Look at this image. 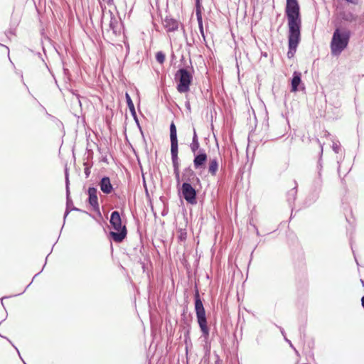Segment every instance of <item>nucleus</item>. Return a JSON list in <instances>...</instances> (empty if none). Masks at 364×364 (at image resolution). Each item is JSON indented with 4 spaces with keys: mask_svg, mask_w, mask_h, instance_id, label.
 I'll return each mask as SVG.
<instances>
[{
    "mask_svg": "<svg viewBox=\"0 0 364 364\" xmlns=\"http://www.w3.org/2000/svg\"><path fill=\"white\" fill-rule=\"evenodd\" d=\"M299 9L300 8L297 0H287L285 13L288 19L289 27V57L290 56L291 50H296L300 41L301 20Z\"/></svg>",
    "mask_w": 364,
    "mask_h": 364,
    "instance_id": "1",
    "label": "nucleus"
},
{
    "mask_svg": "<svg viewBox=\"0 0 364 364\" xmlns=\"http://www.w3.org/2000/svg\"><path fill=\"white\" fill-rule=\"evenodd\" d=\"M170 142L171 159L173 169V175L176 181V188L178 200L182 205V183L180 176V162L178 158V141L177 136V128L173 121L170 124Z\"/></svg>",
    "mask_w": 364,
    "mask_h": 364,
    "instance_id": "2",
    "label": "nucleus"
},
{
    "mask_svg": "<svg viewBox=\"0 0 364 364\" xmlns=\"http://www.w3.org/2000/svg\"><path fill=\"white\" fill-rule=\"evenodd\" d=\"M109 223L114 231H110L108 237L110 241L121 243L127 236V229L125 224H122V218L118 210L111 213Z\"/></svg>",
    "mask_w": 364,
    "mask_h": 364,
    "instance_id": "3",
    "label": "nucleus"
},
{
    "mask_svg": "<svg viewBox=\"0 0 364 364\" xmlns=\"http://www.w3.org/2000/svg\"><path fill=\"white\" fill-rule=\"evenodd\" d=\"M349 39V31H341L339 28H336L333 32L331 42V50L332 55H340L341 52L348 46Z\"/></svg>",
    "mask_w": 364,
    "mask_h": 364,
    "instance_id": "4",
    "label": "nucleus"
},
{
    "mask_svg": "<svg viewBox=\"0 0 364 364\" xmlns=\"http://www.w3.org/2000/svg\"><path fill=\"white\" fill-rule=\"evenodd\" d=\"M64 175H65V185L66 206H65V210L64 215H63V224L62 225L60 232L62 231V230L65 225V220H66L68 215L70 214V213L71 211L83 213L88 215L92 218L95 219V216L94 215L88 213L86 210L78 208L73 205V201L70 196V178H69V171H68V168H67V166H65V168Z\"/></svg>",
    "mask_w": 364,
    "mask_h": 364,
    "instance_id": "5",
    "label": "nucleus"
},
{
    "mask_svg": "<svg viewBox=\"0 0 364 364\" xmlns=\"http://www.w3.org/2000/svg\"><path fill=\"white\" fill-rule=\"evenodd\" d=\"M195 309L196 312L198 323L203 333V336L208 337L209 336V328L207 326L205 311L203 307V304L198 295L196 296Z\"/></svg>",
    "mask_w": 364,
    "mask_h": 364,
    "instance_id": "6",
    "label": "nucleus"
},
{
    "mask_svg": "<svg viewBox=\"0 0 364 364\" xmlns=\"http://www.w3.org/2000/svg\"><path fill=\"white\" fill-rule=\"evenodd\" d=\"M179 63L176 60H170L169 75L174 77L178 92L182 94V53L180 55Z\"/></svg>",
    "mask_w": 364,
    "mask_h": 364,
    "instance_id": "7",
    "label": "nucleus"
},
{
    "mask_svg": "<svg viewBox=\"0 0 364 364\" xmlns=\"http://www.w3.org/2000/svg\"><path fill=\"white\" fill-rule=\"evenodd\" d=\"M98 186L100 188V191L105 195H114L116 197L117 196L115 193L116 188L114 187V184H112L111 181V178L109 176L107 175H104L99 178Z\"/></svg>",
    "mask_w": 364,
    "mask_h": 364,
    "instance_id": "8",
    "label": "nucleus"
},
{
    "mask_svg": "<svg viewBox=\"0 0 364 364\" xmlns=\"http://www.w3.org/2000/svg\"><path fill=\"white\" fill-rule=\"evenodd\" d=\"M97 193V188L95 186H90L86 191V194L88 196L86 202L90 205L91 208H94L100 205Z\"/></svg>",
    "mask_w": 364,
    "mask_h": 364,
    "instance_id": "9",
    "label": "nucleus"
},
{
    "mask_svg": "<svg viewBox=\"0 0 364 364\" xmlns=\"http://www.w3.org/2000/svg\"><path fill=\"white\" fill-rule=\"evenodd\" d=\"M166 331L169 336L174 334L176 328H178L177 336H178V338H181L182 337V323H178V321L173 318L171 320L170 318H166Z\"/></svg>",
    "mask_w": 364,
    "mask_h": 364,
    "instance_id": "10",
    "label": "nucleus"
},
{
    "mask_svg": "<svg viewBox=\"0 0 364 364\" xmlns=\"http://www.w3.org/2000/svg\"><path fill=\"white\" fill-rule=\"evenodd\" d=\"M183 199L190 204L197 203L196 191L190 183L183 182Z\"/></svg>",
    "mask_w": 364,
    "mask_h": 364,
    "instance_id": "11",
    "label": "nucleus"
},
{
    "mask_svg": "<svg viewBox=\"0 0 364 364\" xmlns=\"http://www.w3.org/2000/svg\"><path fill=\"white\" fill-rule=\"evenodd\" d=\"M164 26L166 31L172 32L178 29V23L175 18L166 16L164 20Z\"/></svg>",
    "mask_w": 364,
    "mask_h": 364,
    "instance_id": "12",
    "label": "nucleus"
},
{
    "mask_svg": "<svg viewBox=\"0 0 364 364\" xmlns=\"http://www.w3.org/2000/svg\"><path fill=\"white\" fill-rule=\"evenodd\" d=\"M207 160V154L203 149L199 151L198 154H195L193 164L196 168L202 167Z\"/></svg>",
    "mask_w": 364,
    "mask_h": 364,
    "instance_id": "13",
    "label": "nucleus"
},
{
    "mask_svg": "<svg viewBox=\"0 0 364 364\" xmlns=\"http://www.w3.org/2000/svg\"><path fill=\"white\" fill-rule=\"evenodd\" d=\"M109 13L110 14V21L109 23V28L110 30L112 31L113 33L115 36H117L120 33V26H122V23H121L120 25H119V22L117 19L114 16L113 13L111 11H109Z\"/></svg>",
    "mask_w": 364,
    "mask_h": 364,
    "instance_id": "14",
    "label": "nucleus"
},
{
    "mask_svg": "<svg viewBox=\"0 0 364 364\" xmlns=\"http://www.w3.org/2000/svg\"><path fill=\"white\" fill-rule=\"evenodd\" d=\"M193 76L190 70L183 68V92L189 90V86L192 82Z\"/></svg>",
    "mask_w": 364,
    "mask_h": 364,
    "instance_id": "15",
    "label": "nucleus"
},
{
    "mask_svg": "<svg viewBox=\"0 0 364 364\" xmlns=\"http://www.w3.org/2000/svg\"><path fill=\"white\" fill-rule=\"evenodd\" d=\"M301 82V73L297 71H294L293 73V77L291 79V92H296L298 90V86Z\"/></svg>",
    "mask_w": 364,
    "mask_h": 364,
    "instance_id": "16",
    "label": "nucleus"
},
{
    "mask_svg": "<svg viewBox=\"0 0 364 364\" xmlns=\"http://www.w3.org/2000/svg\"><path fill=\"white\" fill-rule=\"evenodd\" d=\"M218 169V162L216 158L210 159L209 160V166H208V172L212 176H215Z\"/></svg>",
    "mask_w": 364,
    "mask_h": 364,
    "instance_id": "17",
    "label": "nucleus"
},
{
    "mask_svg": "<svg viewBox=\"0 0 364 364\" xmlns=\"http://www.w3.org/2000/svg\"><path fill=\"white\" fill-rule=\"evenodd\" d=\"M125 99H126V102H127V107L129 109L132 117L136 116V112L135 110V107H134V102L132 100L131 96L129 95V94L127 92H126V93H125Z\"/></svg>",
    "mask_w": 364,
    "mask_h": 364,
    "instance_id": "18",
    "label": "nucleus"
},
{
    "mask_svg": "<svg viewBox=\"0 0 364 364\" xmlns=\"http://www.w3.org/2000/svg\"><path fill=\"white\" fill-rule=\"evenodd\" d=\"M343 20L348 22H353L357 19V16L351 12L343 11L340 14Z\"/></svg>",
    "mask_w": 364,
    "mask_h": 364,
    "instance_id": "19",
    "label": "nucleus"
},
{
    "mask_svg": "<svg viewBox=\"0 0 364 364\" xmlns=\"http://www.w3.org/2000/svg\"><path fill=\"white\" fill-rule=\"evenodd\" d=\"M55 245V243L53 245L50 252V253L46 256V260H45V263H44V264H43V267H42L41 270L39 272H38L37 274H36L34 275V277H33V279H32V281H31V282H30V283H29V284L26 287V288L24 289V290H23L22 292H21V293H19V294H16L15 296L21 295L22 294H23V293L26 291V289L30 287V285L32 284V282H33V279H34L37 276H38V275H39V274L43 272V270L44 267H46V265L48 257V256L50 255V254L52 252L53 249V247H54V245Z\"/></svg>",
    "mask_w": 364,
    "mask_h": 364,
    "instance_id": "20",
    "label": "nucleus"
},
{
    "mask_svg": "<svg viewBox=\"0 0 364 364\" xmlns=\"http://www.w3.org/2000/svg\"><path fill=\"white\" fill-rule=\"evenodd\" d=\"M199 142H198V136H197V134L196 133V131L194 130V134H193V141H192V143L190 145V147H191V151L196 154V151L199 149Z\"/></svg>",
    "mask_w": 364,
    "mask_h": 364,
    "instance_id": "21",
    "label": "nucleus"
},
{
    "mask_svg": "<svg viewBox=\"0 0 364 364\" xmlns=\"http://www.w3.org/2000/svg\"><path fill=\"white\" fill-rule=\"evenodd\" d=\"M155 58L156 62L159 64H163L166 60V54L161 50L157 51L155 55Z\"/></svg>",
    "mask_w": 364,
    "mask_h": 364,
    "instance_id": "22",
    "label": "nucleus"
},
{
    "mask_svg": "<svg viewBox=\"0 0 364 364\" xmlns=\"http://www.w3.org/2000/svg\"><path fill=\"white\" fill-rule=\"evenodd\" d=\"M296 196V187L291 189L287 193V200L289 203L294 202Z\"/></svg>",
    "mask_w": 364,
    "mask_h": 364,
    "instance_id": "23",
    "label": "nucleus"
},
{
    "mask_svg": "<svg viewBox=\"0 0 364 364\" xmlns=\"http://www.w3.org/2000/svg\"><path fill=\"white\" fill-rule=\"evenodd\" d=\"M84 173L85 175V178H88L91 173V168L92 167V164H89L88 162H84Z\"/></svg>",
    "mask_w": 364,
    "mask_h": 364,
    "instance_id": "24",
    "label": "nucleus"
},
{
    "mask_svg": "<svg viewBox=\"0 0 364 364\" xmlns=\"http://www.w3.org/2000/svg\"><path fill=\"white\" fill-rule=\"evenodd\" d=\"M196 15H197V19H198V25H199V28H200V31L202 33V35L203 36V23H202V17H201V15H200V12L198 11H197Z\"/></svg>",
    "mask_w": 364,
    "mask_h": 364,
    "instance_id": "25",
    "label": "nucleus"
},
{
    "mask_svg": "<svg viewBox=\"0 0 364 364\" xmlns=\"http://www.w3.org/2000/svg\"><path fill=\"white\" fill-rule=\"evenodd\" d=\"M332 149L335 153H339L341 150L340 143L338 141H333Z\"/></svg>",
    "mask_w": 364,
    "mask_h": 364,
    "instance_id": "26",
    "label": "nucleus"
},
{
    "mask_svg": "<svg viewBox=\"0 0 364 364\" xmlns=\"http://www.w3.org/2000/svg\"><path fill=\"white\" fill-rule=\"evenodd\" d=\"M132 117H133V119H134V122H135V123H136V124L137 127L139 128V131H140V132H141V134L142 136L144 137L143 130H142V128H141V125H140L139 120V119H138L137 114H136V116Z\"/></svg>",
    "mask_w": 364,
    "mask_h": 364,
    "instance_id": "27",
    "label": "nucleus"
},
{
    "mask_svg": "<svg viewBox=\"0 0 364 364\" xmlns=\"http://www.w3.org/2000/svg\"><path fill=\"white\" fill-rule=\"evenodd\" d=\"M92 210L96 213L97 216L99 218H101V219L102 218V213H101V211H100V205L97 206V207H95L94 208H92Z\"/></svg>",
    "mask_w": 364,
    "mask_h": 364,
    "instance_id": "28",
    "label": "nucleus"
},
{
    "mask_svg": "<svg viewBox=\"0 0 364 364\" xmlns=\"http://www.w3.org/2000/svg\"><path fill=\"white\" fill-rule=\"evenodd\" d=\"M177 240L179 242H182V228H178L177 229Z\"/></svg>",
    "mask_w": 364,
    "mask_h": 364,
    "instance_id": "29",
    "label": "nucleus"
},
{
    "mask_svg": "<svg viewBox=\"0 0 364 364\" xmlns=\"http://www.w3.org/2000/svg\"><path fill=\"white\" fill-rule=\"evenodd\" d=\"M6 338V340H7V341H9V343H11V345L15 348V349L16 350V351H17V353H18V355H19L20 358H21V360L23 361V363L24 364H26V362H25V361L23 360V358H21V354H20V352H19L18 349V348H16V346L12 343V342H11V341L8 338Z\"/></svg>",
    "mask_w": 364,
    "mask_h": 364,
    "instance_id": "30",
    "label": "nucleus"
},
{
    "mask_svg": "<svg viewBox=\"0 0 364 364\" xmlns=\"http://www.w3.org/2000/svg\"><path fill=\"white\" fill-rule=\"evenodd\" d=\"M284 339L289 344V346L295 350L296 353L298 354V351L294 348V347L293 346L291 341L287 339L286 337H284Z\"/></svg>",
    "mask_w": 364,
    "mask_h": 364,
    "instance_id": "31",
    "label": "nucleus"
},
{
    "mask_svg": "<svg viewBox=\"0 0 364 364\" xmlns=\"http://www.w3.org/2000/svg\"><path fill=\"white\" fill-rule=\"evenodd\" d=\"M11 296H3V297L1 299V305L3 306V307H4V309L5 310H6V308H5V306H4V304L3 301H4V299H9V298H10V297H11Z\"/></svg>",
    "mask_w": 364,
    "mask_h": 364,
    "instance_id": "32",
    "label": "nucleus"
},
{
    "mask_svg": "<svg viewBox=\"0 0 364 364\" xmlns=\"http://www.w3.org/2000/svg\"><path fill=\"white\" fill-rule=\"evenodd\" d=\"M145 195H146V198L149 200L151 201V197H150V195H149V193L147 190V188L145 189Z\"/></svg>",
    "mask_w": 364,
    "mask_h": 364,
    "instance_id": "33",
    "label": "nucleus"
},
{
    "mask_svg": "<svg viewBox=\"0 0 364 364\" xmlns=\"http://www.w3.org/2000/svg\"><path fill=\"white\" fill-rule=\"evenodd\" d=\"M177 57L173 51L171 54V60H176Z\"/></svg>",
    "mask_w": 364,
    "mask_h": 364,
    "instance_id": "34",
    "label": "nucleus"
},
{
    "mask_svg": "<svg viewBox=\"0 0 364 364\" xmlns=\"http://www.w3.org/2000/svg\"><path fill=\"white\" fill-rule=\"evenodd\" d=\"M95 220L97 221V223L98 224H100V225H102V223H106L103 220V219H102H102H101V218H100L99 220H97V219L95 218Z\"/></svg>",
    "mask_w": 364,
    "mask_h": 364,
    "instance_id": "35",
    "label": "nucleus"
},
{
    "mask_svg": "<svg viewBox=\"0 0 364 364\" xmlns=\"http://www.w3.org/2000/svg\"><path fill=\"white\" fill-rule=\"evenodd\" d=\"M346 1L351 3L353 4H358V0H346Z\"/></svg>",
    "mask_w": 364,
    "mask_h": 364,
    "instance_id": "36",
    "label": "nucleus"
},
{
    "mask_svg": "<svg viewBox=\"0 0 364 364\" xmlns=\"http://www.w3.org/2000/svg\"><path fill=\"white\" fill-rule=\"evenodd\" d=\"M101 161L105 162V163L108 164L107 156H102V159H101Z\"/></svg>",
    "mask_w": 364,
    "mask_h": 364,
    "instance_id": "37",
    "label": "nucleus"
},
{
    "mask_svg": "<svg viewBox=\"0 0 364 364\" xmlns=\"http://www.w3.org/2000/svg\"><path fill=\"white\" fill-rule=\"evenodd\" d=\"M186 107L189 111L191 110L190 103L188 102L186 103Z\"/></svg>",
    "mask_w": 364,
    "mask_h": 364,
    "instance_id": "38",
    "label": "nucleus"
},
{
    "mask_svg": "<svg viewBox=\"0 0 364 364\" xmlns=\"http://www.w3.org/2000/svg\"><path fill=\"white\" fill-rule=\"evenodd\" d=\"M280 331H281L282 334L284 336V337H286L285 332H284V329L282 328H280Z\"/></svg>",
    "mask_w": 364,
    "mask_h": 364,
    "instance_id": "39",
    "label": "nucleus"
},
{
    "mask_svg": "<svg viewBox=\"0 0 364 364\" xmlns=\"http://www.w3.org/2000/svg\"><path fill=\"white\" fill-rule=\"evenodd\" d=\"M215 364H222V361L218 358L217 359V360L215 361Z\"/></svg>",
    "mask_w": 364,
    "mask_h": 364,
    "instance_id": "40",
    "label": "nucleus"
},
{
    "mask_svg": "<svg viewBox=\"0 0 364 364\" xmlns=\"http://www.w3.org/2000/svg\"><path fill=\"white\" fill-rule=\"evenodd\" d=\"M179 217H180V212L178 211L177 215L175 216L176 220H177L179 218Z\"/></svg>",
    "mask_w": 364,
    "mask_h": 364,
    "instance_id": "41",
    "label": "nucleus"
},
{
    "mask_svg": "<svg viewBox=\"0 0 364 364\" xmlns=\"http://www.w3.org/2000/svg\"><path fill=\"white\" fill-rule=\"evenodd\" d=\"M361 303H362L363 307L364 308V296L361 299Z\"/></svg>",
    "mask_w": 364,
    "mask_h": 364,
    "instance_id": "42",
    "label": "nucleus"
},
{
    "mask_svg": "<svg viewBox=\"0 0 364 364\" xmlns=\"http://www.w3.org/2000/svg\"><path fill=\"white\" fill-rule=\"evenodd\" d=\"M9 33L10 34H11V35H14V31H13L12 29H9Z\"/></svg>",
    "mask_w": 364,
    "mask_h": 364,
    "instance_id": "43",
    "label": "nucleus"
},
{
    "mask_svg": "<svg viewBox=\"0 0 364 364\" xmlns=\"http://www.w3.org/2000/svg\"><path fill=\"white\" fill-rule=\"evenodd\" d=\"M181 48V45L179 46L178 49L176 50V52L179 54L181 53L180 49Z\"/></svg>",
    "mask_w": 364,
    "mask_h": 364,
    "instance_id": "44",
    "label": "nucleus"
},
{
    "mask_svg": "<svg viewBox=\"0 0 364 364\" xmlns=\"http://www.w3.org/2000/svg\"><path fill=\"white\" fill-rule=\"evenodd\" d=\"M320 146H321V154H322V153H323V145L321 144Z\"/></svg>",
    "mask_w": 364,
    "mask_h": 364,
    "instance_id": "45",
    "label": "nucleus"
},
{
    "mask_svg": "<svg viewBox=\"0 0 364 364\" xmlns=\"http://www.w3.org/2000/svg\"><path fill=\"white\" fill-rule=\"evenodd\" d=\"M0 46H4V45H2L1 43H0ZM4 47L9 50V48L7 46H4Z\"/></svg>",
    "mask_w": 364,
    "mask_h": 364,
    "instance_id": "46",
    "label": "nucleus"
},
{
    "mask_svg": "<svg viewBox=\"0 0 364 364\" xmlns=\"http://www.w3.org/2000/svg\"><path fill=\"white\" fill-rule=\"evenodd\" d=\"M38 55L39 57H41V53H39V52H38Z\"/></svg>",
    "mask_w": 364,
    "mask_h": 364,
    "instance_id": "47",
    "label": "nucleus"
},
{
    "mask_svg": "<svg viewBox=\"0 0 364 364\" xmlns=\"http://www.w3.org/2000/svg\"><path fill=\"white\" fill-rule=\"evenodd\" d=\"M61 235V233H59V235L58 236V238H60Z\"/></svg>",
    "mask_w": 364,
    "mask_h": 364,
    "instance_id": "48",
    "label": "nucleus"
},
{
    "mask_svg": "<svg viewBox=\"0 0 364 364\" xmlns=\"http://www.w3.org/2000/svg\"><path fill=\"white\" fill-rule=\"evenodd\" d=\"M61 235V233H59V235L58 236V238H60Z\"/></svg>",
    "mask_w": 364,
    "mask_h": 364,
    "instance_id": "49",
    "label": "nucleus"
},
{
    "mask_svg": "<svg viewBox=\"0 0 364 364\" xmlns=\"http://www.w3.org/2000/svg\"><path fill=\"white\" fill-rule=\"evenodd\" d=\"M61 235V233H59V235L58 236V238H60Z\"/></svg>",
    "mask_w": 364,
    "mask_h": 364,
    "instance_id": "50",
    "label": "nucleus"
}]
</instances>
